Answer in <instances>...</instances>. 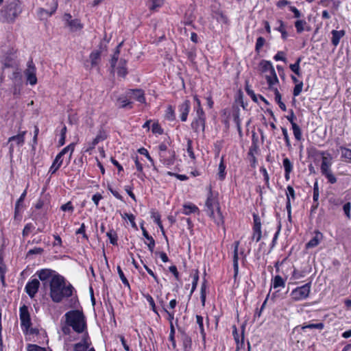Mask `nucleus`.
Here are the masks:
<instances>
[{
	"label": "nucleus",
	"instance_id": "obj_54",
	"mask_svg": "<svg viewBox=\"0 0 351 351\" xmlns=\"http://www.w3.org/2000/svg\"><path fill=\"white\" fill-rule=\"evenodd\" d=\"M166 117L169 120H173L175 119L174 109L171 106H169L166 111Z\"/></svg>",
	"mask_w": 351,
	"mask_h": 351
},
{
	"label": "nucleus",
	"instance_id": "obj_1",
	"mask_svg": "<svg viewBox=\"0 0 351 351\" xmlns=\"http://www.w3.org/2000/svg\"><path fill=\"white\" fill-rule=\"evenodd\" d=\"M49 286L50 297L54 302H60L63 298L72 295L73 287L66 284L64 278L60 274L53 277Z\"/></svg>",
	"mask_w": 351,
	"mask_h": 351
},
{
	"label": "nucleus",
	"instance_id": "obj_3",
	"mask_svg": "<svg viewBox=\"0 0 351 351\" xmlns=\"http://www.w3.org/2000/svg\"><path fill=\"white\" fill-rule=\"evenodd\" d=\"M2 12L8 21H14L22 12L21 2L19 0L11 1Z\"/></svg>",
	"mask_w": 351,
	"mask_h": 351
},
{
	"label": "nucleus",
	"instance_id": "obj_13",
	"mask_svg": "<svg viewBox=\"0 0 351 351\" xmlns=\"http://www.w3.org/2000/svg\"><path fill=\"white\" fill-rule=\"evenodd\" d=\"M40 287V282L37 279H33L31 281H29L25 285V290L27 295L33 298L36 293L38 292V288Z\"/></svg>",
	"mask_w": 351,
	"mask_h": 351
},
{
	"label": "nucleus",
	"instance_id": "obj_36",
	"mask_svg": "<svg viewBox=\"0 0 351 351\" xmlns=\"http://www.w3.org/2000/svg\"><path fill=\"white\" fill-rule=\"evenodd\" d=\"M285 282L283 280L281 276H276L272 282V287L274 289H277L278 287H285Z\"/></svg>",
	"mask_w": 351,
	"mask_h": 351
},
{
	"label": "nucleus",
	"instance_id": "obj_33",
	"mask_svg": "<svg viewBox=\"0 0 351 351\" xmlns=\"http://www.w3.org/2000/svg\"><path fill=\"white\" fill-rule=\"evenodd\" d=\"M126 62L124 60H121L119 66L116 69L117 74L121 77H125L127 75V69L125 67Z\"/></svg>",
	"mask_w": 351,
	"mask_h": 351
},
{
	"label": "nucleus",
	"instance_id": "obj_42",
	"mask_svg": "<svg viewBox=\"0 0 351 351\" xmlns=\"http://www.w3.org/2000/svg\"><path fill=\"white\" fill-rule=\"evenodd\" d=\"M301 61V58H299L296 62L292 64H290V69L293 72H294L297 75L300 76V62Z\"/></svg>",
	"mask_w": 351,
	"mask_h": 351
},
{
	"label": "nucleus",
	"instance_id": "obj_39",
	"mask_svg": "<svg viewBox=\"0 0 351 351\" xmlns=\"http://www.w3.org/2000/svg\"><path fill=\"white\" fill-rule=\"evenodd\" d=\"M324 324H322V323L308 324L302 326L301 328H302V330H305L306 328L322 330L324 328Z\"/></svg>",
	"mask_w": 351,
	"mask_h": 351
},
{
	"label": "nucleus",
	"instance_id": "obj_17",
	"mask_svg": "<svg viewBox=\"0 0 351 351\" xmlns=\"http://www.w3.org/2000/svg\"><path fill=\"white\" fill-rule=\"evenodd\" d=\"M207 214L213 220V221L215 223V224L217 226L222 227L223 232H225L226 228L224 227L223 217L222 215V213H221L220 209L214 210L213 214H211L210 213H207Z\"/></svg>",
	"mask_w": 351,
	"mask_h": 351
},
{
	"label": "nucleus",
	"instance_id": "obj_45",
	"mask_svg": "<svg viewBox=\"0 0 351 351\" xmlns=\"http://www.w3.org/2000/svg\"><path fill=\"white\" fill-rule=\"evenodd\" d=\"M10 78L14 82H21L22 78L21 71L19 69H16L15 71H13Z\"/></svg>",
	"mask_w": 351,
	"mask_h": 351
},
{
	"label": "nucleus",
	"instance_id": "obj_24",
	"mask_svg": "<svg viewBox=\"0 0 351 351\" xmlns=\"http://www.w3.org/2000/svg\"><path fill=\"white\" fill-rule=\"evenodd\" d=\"M331 34L332 36L331 42L335 47H337L339 43L340 39L344 36L345 31L344 30H339V31L332 30Z\"/></svg>",
	"mask_w": 351,
	"mask_h": 351
},
{
	"label": "nucleus",
	"instance_id": "obj_7",
	"mask_svg": "<svg viewBox=\"0 0 351 351\" xmlns=\"http://www.w3.org/2000/svg\"><path fill=\"white\" fill-rule=\"evenodd\" d=\"M24 73L27 78V81L30 85L34 86L36 84V68L32 59L27 62V68L25 70Z\"/></svg>",
	"mask_w": 351,
	"mask_h": 351
},
{
	"label": "nucleus",
	"instance_id": "obj_58",
	"mask_svg": "<svg viewBox=\"0 0 351 351\" xmlns=\"http://www.w3.org/2000/svg\"><path fill=\"white\" fill-rule=\"evenodd\" d=\"M61 210L63 211H73V206L71 202H68L67 203L62 204L60 207Z\"/></svg>",
	"mask_w": 351,
	"mask_h": 351
},
{
	"label": "nucleus",
	"instance_id": "obj_38",
	"mask_svg": "<svg viewBox=\"0 0 351 351\" xmlns=\"http://www.w3.org/2000/svg\"><path fill=\"white\" fill-rule=\"evenodd\" d=\"M107 237L110 239V242L111 244L116 245H117V234L116 232L113 230H110L106 233Z\"/></svg>",
	"mask_w": 351,
	"mask_h": 351
},
{
	"label": "nucleus",
	"instance_id": "obj_61",
	"mask_svg": "<svg viewBox=\"0 0 351 351\" xmlns=\"http://www.w3.org/2000/svg\"><path fill=\"white\" fill-rule=\"evenodd\" d=\"M124 218L128 219V221H130L131 225L133 228H136V223L134 221V216L132 214L125 213Z\"/></svg>",
	"mask_w": 351,
	"mask_h": 351
},
{
	"label": "nucleus",
	"instance_id": "obj_62",
	"mask_svg": "<svg viewBox=\"0 0 351 351\" xmlns=\"http://www.w3.org/2000/svg\"><path fill=\"white\" fill-rule=\"evenodd\" d=\"M343 211L348 219L350 218L351 204L348 202L343 207Z\"/></svg>",
	"mask_w": 351,
	"mask_h": 351
},
{
	"label": "nucleus",
	"instance_id": "obj_43",
	"mask_svg": "<svg viewBox=\"0 0 351 351\" xmlns=\"http://www.w3.org/2000/svg\"><path fill=\"white\" fill-rule=\"evenodd\" d=\"M27 195V191L25 190L23 193L21 195L19 199L17 200L15 206V216L18 214L19 207L21 205L22 202H23L25 196Z\"/></svg>",
	"mask_w": 351,
	"mask_h": 351
},
{
	"label": "nucleus",
	"instance_id": "obj_48",
	"mask_svg": "<svg viewBox=\"0 0 351 351\" xmlns=\"http://www.w3.org/2000/svg\"><path fill=\"white\" fill-rule=\"evenodd\" d=\"M122 43H121L116 48V51L112 58L111 60V66L114 69L116 62L118 60L119 54V47L121 46Z\"/></svg>",
	"mask_w": 351,
	"mask_h": 351
},
{
	"label": "nucleus",
	"instance_id": "obj_14",
	"mask_svg": "<svg viewBox=\"0 0 351 351\" xmlns=\"http://www.w3.org/2000/svg\"><path fill=\"white\" fill-rule=\"evenodd\" d=\"M36 274L41 281H49V282H51L55 276H59L56 271L49 269H41L37 271Z\"/></svg>",
	"mask_w": 351,
	"mask_h": 351
},
{
	"label": "nucleus",
	"instance_id": "obj_6",
	"mask_svg": "<svg viewBox=\"0 0 351 351\" xmlns=\"http://www.w3.org/2000/svg\"><path fill=\"white\" fill-rule=\"evenodd\" d=\"M25 134L26 131H23L8 138V143H10L9 152L11 155L13 154L15 147L20 148L24 145Z\"/></svg>",
	"mask_w": 351,
	"mask_h": 351
},
{
	"label": "nucleus",
	"instance_id": "obj_27",
	"mask_svg": "<svg viewBox=\"0 0 351 351\" xmlns=\"http://www.w3.org/2000/svg\"><path fill=\"white\" fill-rule=\"evenodd\" d=\"M100 58L101 52L99 50H95L91 52V53L89 56V59L92 67H94L99 64L100 61Z\"/></svg>",
	"mask_w": 351,
	"mask_h": 351
},
{
	"label": "nucleus",
	"instance_id": "obj_37",
	"mask_svg": "<svg viewBox=\"0 0 351 351\" xmlns=\"http://www.w3.org/2000/svg\"><path fill=\"white\" fill-rule=\"evenodd\" d=\"M163 3H164V0H150L148 3V6L150 10H156L158 8L162 6Z\"/></svg>",
	"mask_w": 351,
	"mask_h": 351
},
{
	"label": "nucleus",
	"instance_id": "obj_9",
	"mask_svg": "<svg viewBox=\"0 0 351 351\" xmlns=\"http://www.w3.org/2000/svg\"><path fill=\"white\" fill-rule=\"evenodd\" d=\"M91 345L88 332H85L82 336L81 341L73 345V351H88Z\"/></svg>",
	"mask_w": 351,
	"mask_h": 351
},
{
	"label": "nucleus",
	"instance_id": "obj_19",
	"mask_svg": "<svg viewBox=\"0 0 351 351\" xmlns=\"http://www.w3.org/2000/svg\"><path fill=\"white\" fill-rule=\"evenodd\" d=\"M287 195V204H286V208L289 214V217H291V199H295V191L293 188L291 186H288L286 192Z\"/></svg>",
	"mask_w": 351,
	"mask_h": 351
},
{
	"label": "nucleus",
	"instance_id": "obj_31",
	"mask_svg": "<svg viewBox=\"0 0 351 351\" xmlns=\"http://www.w3.org/2000/svg\"><path fill=\"white\" fill-rule=\"evenodd\" d=\"M158 149L160 151L159 155L160 157V160H163L164 164L169 165L171 162V160H166L165 159V152L167 149V146L165 143H161L158 146Z\"/></svg>",
	"mask_w": 351,
	"mask_h": 351
},
{
	"label": "nucleus",
	"instance_id": "obj_5",
	"mask_svg": "<svg viewBox=\"0 0 351 351\" xmlns=\"http://www.w3.org/2000/svg\"><path fill=\"white\" fill-rule=\"evenodd\" d=\"M206 117L202 108L196 110V115L191 123L192 129L197 133L204 132L205 129Z\"/></svg>",
	"mask_w": 351,
	"mask_h": 351
},
{
	"label": "nucleus",
	"instance_id": "obj_26",
	"mask_svg": "<svg viewBox=\"0 0 351 351\" xmlns=\"http://www.w3.org/2000/svg\"><path fill=\"white\" fill-rule=\"evenodd\" d=\"M294 26L296 29V32L298 34H301L304 30H308L307 29V22L304 19H300L295 21Z\"/></svg>",
	"mask_w": 351,
	"mask_h": 351
},
{
	"label": "nucleus",
	"instance_id": "obj_23",
	"mask_svg": "<svg viewBox=\"0 0 351 351\" xmlns=\"http://www.w3.org/2000/svg\"><path fill=\"white\" fill-rule=\"evenodd\" d=\"M260 69L262 73H266V74H271L273 72L275 71V69L272 64L266 60H262L260 62Z\"/></svg>",
	"mask_w": 351,
	"mask_h": 351
},
{
	"label": "nucleus",
	"instance_id": "obj_47",
	"mask_svg": "<svg viewBox=\"0 0 351 351\" xmlns=\"http://www.w3.org/2000/svg\"><path fill=\"white\" fill-rule=\"evenodd\" d=\"M196 322L198 324L200 333L203 337L205 336V332L204 328V324H203V317L201 315H196Z\"/></svg>",
	"mask_w": 351,
	"mask_h": 351
},
{
	"label": "nucleus",
	"instance_id": "obj_30",
	"mask_svg": "<svg viewBox=\"0 0 351 351\" xmlns=\"http://www.w3.org/2000/svg\"><path fill=\"white\" fill-rule=\"evenodd\" d=\"M62 164V159L60 156H56L55 160H53L49 172L51 174H54L58 169L60 167Z\"/></svg>",
	"mask_w": 351,
	"mask_h": 351
},
{
	"label": "nucleus",
	"instance_id": "obj_53",
	"mask_svg": "<svg viewBox=\"0 0 351 351\" xmlns=\"http://www.w3.org/2000/svg\"><path fill=\"white\" fill-rule=\"evenodd\" d=\"M225 169H226V167L223 164V158H222L221 160V162L219 165V173H218L219 177L221 180H223L225 178Z\"/></svg>",
	"mask_w": 351,
	"mask_h": 351
},
{
	"label": "nucleus",
	"instance_id": "obj_59",
	"mask_svg": "<svg viewBox=\"0 0 351 351\" xmlns=\"http://www.w3.org/2000/svg\"><path fill=\"white\" fill-rule=\"evenodd\" d=\"M135 165L136 169L141 173L138 176L140 178L143 179V176H145V174L143 172V165L141 164V162L138 161L137 158L135 160Z\"/></svg>",
	"mask_w": 351,
	"mask_h": 351
},
{
	"label": "nucleus",
	"instance_id": "obj_16",
	"mask_svg": "<svg viewBox=\"0 0 351 351\" xmlns=\"http://www.w3.org/2000/svg\"><path fill=\"white\" fill-rule=\"evenodd\" d=\"M254 227H253V234L252 239L256 240V242L259 241L261 239V223L260 219L258 216L254 215Z\"/></svg>",
	"mask_w": 351,
	"mask_h": 351
},
{
	"label": "nucleus",
	"instance_id": "obj_32",
	"mask_svg": "<svg viewBox=\"0 0 351 351\" xmlns=\"http://www.w3.org/2000/svg\"><path fill=\"white\" fill-rule=\"evenodd\" d=\"M198 208L193 204H186L183 205V211L182 213L184 215H189L191 213H194L198 211Z\"/></svg>",
	"mask_w": 351,
	"mask_h": 351
},
{
	"label": "nucleus",
	"instance_id": "obj_2",
	"mask_svg": "<svg viewBox=\"0 0 351 351\" xmlns=\"http://www.w3.org/2000/svg\"><path fill=\"white\" fill-rule=\"evenodd\" d=\"M64 316L66 324L75 332L84 335L85 332H88L86 318L82 312L78 310L70 311Z\"/></svg>",
	"mask_w": 351,
	"mask_h": 351
},
{
	"label": "nucleus",
	"instance_id": "obj_25",
	"mask_svg": "<svg viewBox=\"0 0 351 351\" xmlns=\"http://www.w3.org/2000/svg\"><path fill=\"white\" fill-rule=\"evenodd\" d=\"M117 104L121 108H132V102L125 97H120L117 100Z\"/></svg>",
	"mask_w": 351,
	"mask_h": 351
},
{
	"label": "nucleus",
	"instance_id": "obj_55",
	"mask_svg": "<svg viewBox=\"0 0 351 351\" xmlns=\"http://www.w3.org/2000/svg\"><path fill=\"white\" fill-rule=\"evenodd\" d=\"M302 87H303L302 82H300L295 84L294 89H293V94L295 97L298 96L301 93V92L302 90Z\"/></svg>",
	"mask_w": 351,
	"mask_h": 351
},
{
	"label": "nucleus",
	"instance_id": "obj_46",
	"mask_svg": "<svg viewBox=\"0 0 351 351\" xmlns=\"http://www.w3.org/2000/svg\"><path fill=\"white\" fill-rule=\"evenodd\" d=\"M283 167L285 168V171L287 173H291L293 170V165L288 158H284Z\"/></svg>",
	"mask_w": 351,
	"mask_h": 351
},
{
	"label": "nucleus",
	"instance_id": "obj_44",
	"mask_svg": "<svg viewBox=\"0 0 351 351\" xmlns=\"http://www.w3.org/2000/svg\"><path fill=\"white\" fill-rule=\"evenodd\" d=\"M73 150H74V145L70 144L68 146L65 147L64 149H62V151L58 154V156H60V157L62 158V156L65 154H66L68 152H70V157H71Z\"/></svg>",
	"mask_w": 351,
	"mask_h": 351
},
{
	"label": "nucleus",
	"instance_id": "obj_21",
	"mask_svg": "<svg viewBox=\"0 0 351 351\" xmlns=\"http://www.w3.org/2000/svg\"><path fill=\"white\" fill-rule=\"evenodd\" d=\"M325 153L324 152H322V159L321 164V172L322 173H327L331 170V158H328L324 156Z\"/></svg>",
	"mask_w": 351,
	"mask_h": 351
},
{
	"label": "nucleus",
	"instance_id": "obj_63",
	"mask_svg": "<svg viewBox=\"0 0 351 351\" xmlns=\"http://www.w3.org/2000/svg\"><path fill=\"white\" fill-rule=\"evenodd\" d=\"M28 351H46V349L37 345H29Z\"/></svg>",
	"mask_w": 351,
	"mask_h": 351
},
{
	"label": "nucleus",
	"instance_id": "obj_20",
	"mask_svg": "<svg viewBox=\"0 0 351 351\" xmlns=\"http://www.w3.org/2000/svg\"><path fill=\"white\" fill-rule=\"evenodd\" d=\"M58 3L53 1V7L51 11H47L43 8H40L38 11V16L40 19H45L51 16L56 10Z\"/></svg>",
	"mask_w": 351,
	"mask_h": 351
},
{
	"label": "nucleus",
	"instance_id": "obj_18",
	"mask_svg": "<svg viewBox=\"0 0 351 351\" xmlns=\"http://www.w3.org/2000/svg\"><path fill=\"white\" fill-rule=\"evenodd\" d=\"M191 108V104L189 100H185L179 106V112H180V119L182 121H186Z\"/></svg>",
	"mask_w": 351,
	"mask_h": 351
},
{
	"label": "nucleus",
	"instance_id": "obj_60",
	"mask_svg": "<svg viewBox=\"0 0 351 351\" xmlns=\"http://www.w3.org/2000/svg\"><path fill=\"white\" fill-rule=\"evenodd\" d=\"M282 135L284 136V138L285 140L287 146V147H290L291 146V143H290V139H289V137L287 130L285 128H282Z\"/></svg>",
	"mask_w": 351,
	"mask_h": 351
},
{
	"label": "nucleus",
	"instance_id": "obj_15",
	"mask_svg": "<svg viewBox=\"0 0 351 351\" xmlns=\"http://www.w3.org/2000/svg\"><path fill=\"white\" fill-rule=\"evenodd\" d=\"M127 97L129 99H133L140 103L145 102L144 91L141 89H131L127 92Z\"/></svg>",
	"mask_w": 351,
	"mask_h": 351
},
{
	"label": "nucleus",
	"instance_id": "obj_51",
	"mask_svg": "<svg viewBox=\"0 0 351 351\" xmlns=\"http://www.w3.org/2000/svg\"><path fill=\"white\" fill-rule=\"evenodd\" d=\"M145 297L147 301L149 302V305H150V306L152 308V310L156 314H157L158 315V311L156 310L155 302H154V300L153 298L150 295H149V294L146 295Z\"/></svg>",
	"mask_w": 351,
	"mask_h": 351
},
{
	"label": "nucleus",
	"instance_id": "obj_28",
	"mask_svg": "<svg viewBox=\"0 0 351 351\" xmlns=\"http://www.w3.org/2000/svg\"><path fill=\"white\" fill-rule=\"evenodd\" d=\"M141 230L143 232V235L147 239L146 244L147 245L149 249L152 250L154 247L155 246V242L152 237L149 236L146 229L141 225Z\"/></svg>",
	"mask_w": 351,
	"mask_h": 351
},
{
	"label": "nucleus",
	"instance_id": "obj_11",
	"mask_svg": "<svg viewBox=\"0 0 351 351\" xmlns=\"http://www.w3.org/2000/svg\"><path fill=\"white\" fill-rule=\"evenodd\" d=\"M63 19L66 23L71 31L75 32L81 29L83 27V25L77 19H71V16L69 14H65L63 16Z\"/></svg>",
	"mask_w": 351,
	"mask_h": 351
},
{
	"label": "nucleus",
	"instance_id": "obj_56",
	"mask_svg": "<svg viewBox=\"0 0 351 351\" xmlns=\"http://www.w3.org/2000/svg\"><path fill=\"white\" fill-rule=\"evenodd\" d=\"M322 175H324L327 179H328V181L330 183V184H335L336 182H337V178L336 177L333 175L332 171H328L327 173H323Z\"/></svg>",
	"mask_w": 351,
	"mask_h": 351
},
{
	"label": "nucleus",
	"instance_id": "obj_10",
	"mask_svg": "<svg viewBox=\"0 0 351 351\" xmlns=\"http://www.w3.org/2000/svg\"><path fill=\"white\" fill-rule=\"evenodd\" d=\"M240 242L239 241H237L234 242L232 244L233 247V254H232V261L233 263H238L239 262H241L243 263L245 261V255L244 254V251L243 249L239 250Z\"/></svg>",
	"mask_w": 351,
	"mask_h": 351
},
{
	"label": "nucleus",
	"instance_id": "obj_8",
	"mask_svg": "<svg viewBox=\"0 0 351 351\" xmlns=\"http://www.w3.org/2000/svg\"><path fill=\"white\" fill-rule=\"evenodd\" d=\"M206 213H210L213 214L214 210L220 209L219 204L216 195H214L211 191V188H209V193L205 203Z\"/></svg>",
	"mask_w": 351,
	"mask_h": 351
},
{
	"label": "nucleus",
	"instance_id": "obj_35",
	"mask_svg": "<svg viewBox=\"0 0 351 351\" xmlns=\"http://www.w3.org/2000/svg\"><path fill=\"white\" fill-rule=\"evenodd\" d=\"M274 94H275V100L278 103V104L279 105V107L280 108L281 110H282L283 111H286L287 108H286V106L285 104L281 101V95L280 93H279V91L278 90V88H274Z\"/></svg>",
	"mask_w": 351,
	"mask_h": 351
},
{
	"label": "nucleus",
	"instance_id": "obj_57",
	"mask_svg": "<svg viewBox=\"0 0 351 351\" xmlns=\"http://www.w3.org/2000/svg\"><path fill=\"white\" fill-rule=\"evenodd\" d=\"M265 40L263 37H258L256 40V51H259L260 49L263 47V46L265 45Z\"/></svg>",
	"mask_w": 351,
	"mask_h": 351
},
{
	"label": "nucleus",
	"instance_id": "obj_12",
	"mask_svg": "<svg viewBox=\"0 0 351 351\" xmlns=\"http://www.w3.org/2000/svg\"><path fill=\"white\" fill-rule=\"evenodd\" d=\"M19 311L21 325L26 329H28L31 326V319L27 306L25 305L22 306L20 307Z\"/></svg>",
	"mask_w": 351,
	"mask_h": 351
},
{
	"label": "nucleus",
	"instance_id": "obj_49",
	"mask_svg": "<svg viewBox=\"0 0 351 351\" xmlns=\"http://www.w3.org/2000/svg\"><path fill=\"white\" fill-rule=\"evenodd\" d=\"M289 10L293 12V17L296 19V20L302 19L304 15L302 12L295 6H289Z\"/></svg>",
	"mask_w": 351,
	"mask_h": 351
},
{
	"label": "nucleus",
	"instance_id": "obj_40",
	"mask_svg": "<svg viewBox=\"0 0 351 351\" xmlns=\"http://www.w3.org/2000/svg\"><path fill=\"white\" fill-rule=\"evenodd\" d=\"M340 149L341 152V157L346 160H351V149L344 147H341Z\"/></svg>",
	"mask_w": 351,
	"mask_h": 351
},
{
	"label": "nucleus",
	"instance_id": "obj_52",
	"mask_svg": "<svg viewBox=\"0 0 351 351\" xmlns=\"http://www.w3.org/2000/svg\"><path fill=\"white\" fill-rule=\"evenodd\" d=\"M34 229V226L32 223H29L25 226L23 230V236L27 237L29 235L31 232Z\"/></svg>",
	"mask_w": 351,
	"mask_h": 351
},
{
	"label": "nucleus",
	"instance_id": "obj_22",
	"mask_svg": "<svg viewBox=\"0 0 351 351\" xmlns=\"http://www.w3.org/2000/svg\"><path fill=\"white\" fill-rule=\"evenodd\" d=\"M265 78L269 85V88L274 91V88H277L274 87V86L278 83V79L277 77L276 71L273 72L271 74H266Z\"/></svg>",
	"mask_w": 351,
	"mask_h": 351
},
{
	"label": "nucleus",
	"instance_id": "obj_64",
	"mask_svg": "<svg viewBox=\"0 0 351 351\" xmlns=\"http://www.w3.org/2000/svg\"><path fill=\"white\" fill-rule=\"evenodd\" d=\"M274 59L276 61L282 60L283 62L286 61V58L285 57V53L283 51H278L274 56Z\"/></svg>",
	"mask_w": 351,
	"mask_h": 351
},
{
	"label": "nucleus",
	"instance_id": "obj_34",
	"mask_svg": "<svg viewBox=\"0 0 351 351\" xmlns=\"http://www.w3.org/2000/svg\"><path fill=\"white\" fill-rule=\"evenodd\" d=\"M43 251L44 250L41 247H34L27 252L26 258H29V261H30L31 257L33 256H41Z\"/></svg>",
	"mask_w": 351,
	"mask_h": 351
},
{
	"label": "nucleus",
	"instance_id": "obj_41",
	"mask_svg": "<svg viewBox=\"0 0 351 351\" xmlns=\"http://www.w3.org/2000/svg\"><path fill=\"white\" fill-rule=\"evenodd\" d=\"M292 129L295 139L300 141L302 139V132L300 128L297 124H293Z\"/></svg>",
	"mask_w": 351,
	"mask_h": 351
},
{
	"label": "nucleus",
	"instance_id": "obj_50",
	"mask_svg": "<svg viewBox=\"0 0 351 351\" xmlns=\"http://www.w3.org/2000/svg\"><path fill=\"white\" fill-rule=\"evenodd\" d=\"M186 150H187V153L189 154V157L191 159L194 160L195 158V156L194 152L193 151L192 141L190 138L187 139V148H186Z\"/></svg>",
	"mask_w": 351,
	"mask_h": 351
},
{
	"label": "nucleus",
	"instance_id": "obj_29",
	"mask_svg": "<svg viewBox=\"0 0 351 351\" xmlns=\"http://www.w3.org/2000/svg\"><path fill=\"white\" fill-rule=\"evenodd\" d=\"M322 238L320 232H316L315 235L306 244L307 248H312L317 246Z\"/></svg>",
	"mask_w": 351,
	"mask_h": 351
},
{
	"label": "nucleus",
	"instance_id": "obj_4",
	"mask_svg": "<svg viewBox=\"0 0 351 351\" xmlns=\"http://www.w3.org/2000/svg\"><path fill=\"white\" fill-rule=\"evenodd\" d=\"M311 283L308 282L294 289L290 294L292 300L296 302L307 298L311 292Z\"/></svg>",
	"mask_w": 351,
	"mask_h": 351
}]
</instances>
